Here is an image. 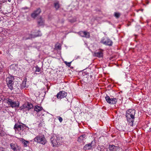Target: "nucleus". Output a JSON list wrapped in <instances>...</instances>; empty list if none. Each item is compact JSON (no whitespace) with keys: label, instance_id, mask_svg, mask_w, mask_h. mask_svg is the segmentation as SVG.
I'll return each mask as SVG.
<instances>
[{"label":"nucleus","instance_id":"obj_25","mask_svg":"<svg viewBox=\"0 0 151 151\" xmlns=\"http://www.w3.org/2000/svg\"><path fill=\"white\" fill-rule=\"evenodd\" d=\"M54 6L56 10H57L60 7L59 5L58 2H57L54 4Z\"/></svg>","mask_w":151,"mask_h":151},{"label":"nucleus","instance_id":"obj_15","mask_svg":"<svg viewBox=\"0 0 151 151\" xmlns=\"http://www.w3.org/2000/svg\"><path fill=\"white\" fill-rule=\"evenodd\" d=\"M37 22L39 26H40L44 25V21L43 20L41 17H40L37 19Z\"/></svg>","mask_w":151,"mask_h":151},{"label":"nucleus","instance_id":"obj_2","mask_svg":"<svg viewBox=\"0 0 151 151\" xmlns=\"http://www.w3.org/2000/svg\"><path fill=\"white\" fill-rule=\"evenodd\" d=\"M31 34H28V37H24L23 39L26 40L35 38L36 37L40 36L42 35V34L40 30H35V32H31Z\"/></svg>","mask_w":151,"mask_h":151},{"label":"nucleus","instance_id":"obj_31","mask_svg":"<svg viewBox=\"0 0 151 151\" xmlns=\"http://www.w3.org/2000/svg\"><path fill=\"white\" fill-rule=\"evenodd\" d=\"M16 147H17V151H19L21 149V147H20L19 146H17Z\"/></svg>","mask_w":151,"mask_h":151},{"label":"nucleus","instance_id":"obj_37","mask_svg":"<svg viewBox=\"0 0 151 151\" xmlns=\"http://www.w3.org/2000/svg\"><path fill=\"white\" fill-rule=\"evenodd\" d=\"M8 1L9 2H11V0H8Z\"/></svg>","mask_w":151,"mask_h":151},{"label":"nucleus","instance_id":"obj_35","mask_svg":"<svg viewBox=\"0 0 151 151\" xmlns=\"http://www.w3.org/2000/svg\"><path fill=\"white\" fill-rule=\"evenodd\" d=\"M24 127V126H23L22 125V129L21 130H23V128Z\"/></svg>","mask_w":151,"mask_h":151},{"label":"nucleus","instance_id":"obj_24","mask_svg":"<svg viewBox=\"0 0 151 151\" xmlns=\"http://www.w3.org/2000/svg\"><path fill=\"white\" fill-rule=\"evenodd\" d=\"M36 68V70H35V73L36 74H38L37 73V72H39L40 71V68L38 67V66H37L35 67Z\"/></svg>","mask_w":151,"mask_h":151},{"label":"nucleus","instance_id":"obj_13","mask_svg":"<svg viewBox=\"0 0 151 151\" xmlns=\"http://www.w3.org/2000/svg\"><path fill=\"white\" fill-rule=\"evenodd\" d=\"M94 55L99 58H102L103 57V53L102 51H99L97 52L94 53Z\"/></svg>","mask_w":151,"mask_h":151},{"label":"nucleus","instance_id":"obj_36","mask_svg":"<svg viewBox=\"0 0 151 151\" xmlns=\"http://www.w3.org/2000/svg\"><path fill=\"white\" fill-rule=\"evenodd\" d=\"M2 100V98L1 96H0V101H1Z\"/></svg>","mask_w":151,"mask_h":151},{"label":"nucleus","instance_id":"obj_22","mask_svg":"<svg viewBox=\"0 0 151 151\" xmlns=\"http://www.w3.org/2000/svg\"><path fill=\"white\" fill-rule=\"evenodd\" d=\"M15 88H14V89H16V90L21 89L20 86L19 85V84L16 81L15 82Z\"/></svg>","mask_w":151,"mask_h":151},{"label":"nucleus","instance_id":"obj_38","mask_svg":"<svg viewBox=\"0 0 151 151\" xmlns=\"http://www.w3.org/2000/svg\"><path fill=\"white\" fill-rule=\"evenodd\" d=\"M150 131H151V128H150Z\"/></svg>","mask_w":151,"mask_h":151},{"label":"nucleus","instance_id":"obj_1","mask_svg":"<svg viewBox=\"0 0 151 151\" xmlns=\"http://www.w3.org/2000/svg\"><path fill=\"white\" fill-rule=\"evenodd\" d=\"M135 113V110L134 109H129L126 111V116L128 124L130 126H133Z\"/></svg>","mask_w":151,"mask_h":151},{"label":"nucleus","instance_id":"obj_32","mask_svg":"<svg viewBox=\"0 0 151 151\" xmlns=\"http://www.w3.org/2000/svg\"><path fill=\"white\" fill-rule=\"evenodd\" d=\"M56 142L58 143V145L60 144V143H59V139H56Z\"/></svg>","mask_w":151,"mask_h":151},{"label":"nucleus","instance_id":"obj_5","mask_svg":"<svg viewBox=\"0 0 151 151\" xmlns=\"http://www.w3.org/2000/svg\"><path fill=\"white\" fill-rule=\"evenodd\" d=\"M7 103L10 105L11 107L13 108L18 107L19 105V103L17 101H14L12 99H9L7 101Z\"/></svg>","mask_w":151,"mask_h":151},{"label":"nucleus","instance_id":"obj_26","mask_svg":"<svg viewBox=\"0 0 151 151\" xmlns=\"http://www.w3.org/2000/svg\"><path fill=\"white\" fill-rule=\"evenodd\" d=\"M120 16V14L119 13L115 12L114 13V16L117 18H118Z\"/></svg>","mask_w":151,"mask_h":151},{"label":"nucleus","instance_id":"obj_9","mask_svg":"<svg viewBox=\"0 0 151 151\" xmlns=\"http://www.w3.org/2000/svg\"><path fill=\"white\" fill-rule=\"evenodd\" d=\"M41 12V9L40 8H38L31 14V16L32 18L35 19L39 14Z\"/></svg>","mask_w":151,"mask_h":151},{"label":"nucleus","instance_id":"obj_14","mask_svg":"<svg viewBox=\"0 0 151 151\" xmlns=\"http://www.w3.org/2000/svg\"><path fill=\"white\" fill-rule=\"evenodd\" d=\"M93 141V140L91 141V143H89L85 145L83 148V150H86L91 149L92 147V144Z\"/></svg>","mask_w":151,"mask_h":151},{"label":"nucleus","instance_id":"obj_17","mask_svg":"<svg viewBox=\"0 0 151 151\" xmlns=\"http://www.w3.org/2000/svg\"><path fill=\"white\" fill-rule=\"evenodd\" d=\"M14 129L15 130L17 129L19 131H20L21 130L22 125H18V124H16L14 127Z\"/></svg>","mask_w":151,"mask_h":151},{"label":"nucleus","instance_id":"obj_27","mask_svg":"<svg viewBox=\"0 0 151 151\" xmlns=\"http://www.w3.org/2000/svg\"><path fill=\"white\" fill-rule=\"evenodd\" d=\"M72 62H68L67 61H65L64 62L66 64V65L68 66L69 67H70V64Z\"/></svg>","mask_w":151,"mask_h":151},{"label":"nucleus","instance_id":"obj_11","mask_svg":"<svg viewBox=\"0 0 151 151\" xmlns=\"http://www.w3.org/2000/svg\"><path fill=\"white\" fill-rule=\"evenodd\" d=\"M78 34L82 37L89 38L90 37L89 33L85 31H80L78 33Z\"/></svg>","mask_w":151,"mask_h":151},{"label":"nucleus","instance_id":"obj_7","mask_svg":"<svg viewBox=\"0 0 151 151\" xmlns=\"http://www.w3.org/2000/svg\"><path fill=\"white\" fill-rule=\"evenodd\" d=\"M105 98L107 103L110 104H115L117 101L116 98H110L109 96L107 95L105 97Z\"/></svg>","mask_w":151,"mask_h":151},{"label":"nucleus","instance_id":"obj_28","mask_svg":"<svg viewBox=\"0 0 151 151\" xmlns=\"http://www.w3.org/2000/svg\"><path fill=\"white\" fill-rule=\"evenodd\" d=\"M61 46L60 45H59L57 46H55V48L58 50H61Z\"/></svg>","mask_w":151,"mask_h":151},{"label":"nucleus","instance_id":"obj_19","mask_svg":"<svg viewBox=\"0 0 151 151\" xmlns=\"http://www.w3.org/2000/svg\"><path fill=\"white\" fill-rule=\"evenodd\" d=\"M50 140H51L52 143L53 144V146L58 145V143L56 142V138H55L54 137H52L51 138Z\"/></svg>","mask_w":151,"mask_h":151},{"label":"nucleus","instance_id":"obj_21","mask_svg":"<svg viewBox=\"0 0 151 151\" xmlns=\"http://www.w3.org/2000/svg\"><path fill=\"white\" fill-rule=\"evenodd\" d=\"M42 109L43 108L42 107L38 105H36L35 106L34 110L37 111V112H39L42 110Z\"/></svg>","mask_w":151,"mask_h":151},{"label":"nucleus","instance_id":"obj_33","mask_svg":"<svg viewBox=\"0 0 151 151\" xmlns=\"http://www.w3.org/2000/svg\"><path fill=\"white\" fill-rule=\"evenodd\" d=\"M4 149L2 147H0V151H4Z\"/></svg>","mask_w":151,"mask_h":151},{"label":"nucleus","instance_id":"obj_16","mask_svg":"<svg viewBox=\"0 0 151 151\" xmlns=\"http://www.w3.org/2000/svg\"><path fill=\"white\" fill-rule=\"evenodd\" d=\"M86 137V135L85 134L82 135L78 138V142H81L82 141H83L85 139Z\"/></svg>","mask_w":151,"mask_h":151},{"label":"nucleus","instance_id":"obj_39","mask_svg":"<svg viewBox=\"0 0 151 151\" xmlns=\"http://www.w3.org/2000/svg\"><path fill=\"white\" fill-rule=\"evenodd\" d=\"M143 9H142V11H143Z\"/></svg>","mask_w":151,"mask_h":151},{"label":"nucleus","instance_id":"obj_34","mask_svg":"<svg viewBox=\"0 0 151 151\" xmlns=\"http://www.w3.org/2000/svg\"><path fill=\"white\" fill-rule=\"evenodd\" d=\"M22 9H29V8L27 7H24Z\"/></svg>","mask_w":151,"mask_h":151},{"label":"nucleus","instance_id":"obj_20","mask_svg":"<svg viewBox=\"0 0 151 151\" xmlns=\"http://www.w3.org/2000/svg\"><path fill=\"white\" fill-rule=\"evenodd\" d=\"M10 146L11 149L13 150L14 151H17V150L16 148V147L17 146V144L11 143L10 144Z\"/></svg>","mask_w":151,"mask_h":151},{"label":"nucleus","instance_id":"obj_40","mask_svg":"<svg viewBox=\"0 0 151 151\" xmlns=\"http://www.w3.org/2000/svg\"><path fill=\"white\" fill-rule=\"evenodd\" d=\"M67 101H68V102H69V101H68V99H67Z\"/></svg>","mask_w":151,"mask_h":151},{"label":"nucleus","instance_id":"obj_23","mask_svg":"<svg viewBox=\"0 0 151 151\" xmlns=\"http://www.w3.org/2000/svg\"><path fill=\"white\" fill-rule=\"evenodd\" d=\"M26 81H23L22 83L20 84V88L21 89H23L24 88L26 87Z\"/></svg>","mask_w":151,"mask_h":151},{"label":"nucleus","instance_id":"obj_6","mask_svg":"<svg viewBox=\"0 0 151 151\" xmlns=\"http://www.w3.org/2000/svg\"><path fill=\"white\" fill-rule=\"evenodd\" d=\"M6 82L7 85L10 89L12 90L14 88H15V82H14L12 79H11L10 78H6Z\"/></svg>","mask_w":151,"mask_h":151},{"label":"nucleus","instance_id":"obj_30","mask_svg":"<svg viewBox=\"0 0 151 151\" xmlns=\"http://www.w3.org/2000/svg\"><path fill=\"white\" fill-rule=\"evenodd\" d=\"M58 119L60 122H62L63 121V119L62 117L59 116Z\"/></svg>","mask_w":151,"mask_h":151},{"label":"nucleus","instance_id":"obj_12","mask_svg":"<svg viewBox=\"0 0 151 151\" xmlns=\"http://www.w3.org/2000/svg\"><path fill=\"white\" fill-rule=\"evenodd\" d=\"M109 150L111 151H116L119 149V147L117 146H115L114 145H109Z\"/></svg>","mask_w":151,"mask_h":151},{"label":"nucleus","instance_id":"obj_18","mask_svg":"<svg viewBox=\"0 0 151 151\" xmlns=\"http://www.w3.org/2000/svg\"><path fill=\"white\" fill-rule=\"evenodd\" d=\"M19 140L22 142L24 147H27V143H29V141L25 140L22 138H20Z\"/></svg>","mask_w":151,"mask_h":151},{"label":"nucleus","instance_id":"obj_3","mask_svg":"<svg viewBox=\"0 0 151 151\" xmlns=\"http://www.w3.org/2000/svg\"><path fill=\"white\" fill-rule=\"evenodd\" d=\"M34 141L38 143L45 145L47 142L44 135H38L34 139Z\"/></svg>","mask_w":151,"mask_h":151},{"label":"nucleus","instance_id":"obj_4","mask_svg":"<svg viewBox=\"0 0 151 151\" xmlns=\"http://www.w3.org/2000/svg\"><path fill=\"white\" fill-rule=\"evenodd\" d=\"M33 107V105L28 102L25 103L19 107V109L23 111H29Z\"/></svg>","mask_w":151,"mask_h":151},{"label":"nucleus","instance_id":"obj_10","mask_svg":"<svg viewBox=\"0 0 151 151\" xmlns=\"http://www.w3.org/2000/svg\"><path fill=\"white\" fill-rule=\"evenodd\" d=\"M101 42L106 45L111 46L112 45L113 42L108 38H107L106 40L105 41L104 39H102Z\"/></svg>","mask_w":151,"mask_h":151},{"label":"nucleus","instance_id":"obj_29","mask_svg":"<svg viewBox=\"0 0 151 151\" xmlns=\"http://www.w3.org/2000/svg\"><path fill=\"white\" fill-rule=\"evenodd\" d=\"M69 21L71 23H73L76 22V20L75 19H70L69 20Z\"/></svg>","mask_w":151,"mask_h":151},{"label":"nucleus","instance_id":"obj_8","mask_svg":"<svg viewBox=\"0 0 151 151\" xmlns=\"http://www.w3.org/2000/svg\"><path fill=\"white\" fill-rule=\"evenodd\" d=\"M67 93L66 92L62 91L57 93L56 96L58 99H61L62 98L65 97L67 95Z\"/></svg>","mask_w":151,"mask_h":151}]
</instances>
